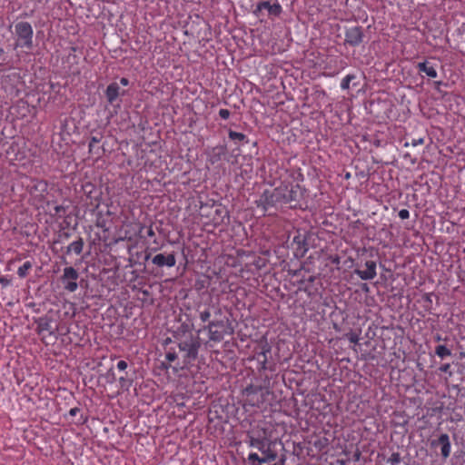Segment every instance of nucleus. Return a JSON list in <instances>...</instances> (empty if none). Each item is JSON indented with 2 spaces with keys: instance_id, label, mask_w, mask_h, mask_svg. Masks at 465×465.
I'll return each mask as SVG.
<instances>
[{
  "instance_id": "nucleus-1",
  "label": "nucleus",
  "mask_w": 465,
  "mask_h": 465,
  "mask_svg": "<svg viewBox=\"0 0 465 465\" xmlns=\"http://www.w3.org/2000/svg\"><path fill=\"white\" fill-rule=\"evenodd\" d=\"M201 343L199 337L191 335L178 343V348L183 353L182 364L179 367H173V371L188 369L193 365V362L197 359Z\"/></svg>"
},
{
  "instance_id": "nucleus-2",
  "label": "nucleus",
  "mask_w": 465,
  "mask_h": 465,
  "mask_svg": "<svg viewBox=\"0 0 465 465\" xmlns=\"http://www.w3.org/2000/svg\"><path fill=\"white\" fill-rule=\"evenodd\" d=\"M247 443L249 447L255 448L262 452L263 456L261 461H273L278 457L277 452L272 449L274 441L268 440L265 436H254L248 433Z\"/></svg>"
},
{
  "instance_id": "nucleus-3",
  "label": "nucleus",
  "mask_w": 465,
  "mask_h": 465,
  "mask_svg": "<svg viewBox=\"0 0 465 465\" xmlns=\"http://www.w3.org/2000/svg\"><path fill=\"white\" fill-rule=\"evenodd\" d=\"M15 34L16 36L15 49L23 47L31 49L33 47L34 30L30 23L24 21L16 23Z\"/></svg>"
},
{
  "instance_id": "nucleus-4",
  "label": "nucleus",
  "mask_w": 465,
  "mask_h": 465,
  "mask_svg": "<svg viewBox=\"0 0 465 465\" xmlns=\"http://www.w3.org/2000/svg\"><path fill=\"white\" fill-rule=\"evenodd\" d=\"M276 191H279V197L282 203L297 202L302 195V189L298 184L291 183H282L278 185Z\"/></svg>"
},
{
  "instance_id": "nucleus-5",
  "label": "nucleus",
  "mask_w": 465,
  "mask_h": 465,
  "mask_svg": "<svg viewBox=\"0 0 465 465\" xmlns=\"http://www.w3.org/2000/svg\"><path fill=\"white\" fill-rule=\"evenodd\" d=\"M269 394V391L262 386L249 385L243 390V395L247 398V401L252 406H260L265 401V395Z\"/></svg>"
},
{
  "instance_id": "nucleus-6",
  "label": "nucleus",
  "mask_w": 465,
  "mask_h": 465,
  "mask_svg": "<svg viewBox=\"0 0 465 465\" xmlns=\"http://www.w3.org/2000/svg\"><path fill=\"white\" fill-rule=\"evenodd\" d=\"M78 272L72 266L64 267L60 277L63 287L69 292H74L78 289Z\"/></svg>"
},
{
  "instance_id": "nucleus-7",
  "label": "nucleus",
  "mask_w": 465,
  "mask_h": 465,
  "mask_svg": "<svg viewBox=\"0 0 465 465\" xmlns=\"http://www.w3.org/2000/svg\"><path fill=\"white\" fill-rule=\"evenodd\" d=\"M279 191L274 188L272 191L265 190L260 196L259 200L256 201V205L265 213L271 207L276 206L278 203H282L279 197Z\"/></svg>"
},
{
  "instance_id": "nucleus-8",
  "label": "nucleus",
  "mask_w": 465,
  "mask_h": 465,
  "mask_svg": "<svg viewBox=\"0 0 465 465\" xmlns=\"http://www.w3.org/2000/svg\"><path fill=\"white\" fill-rule=\"evenodd\" d=\"M208 331L209 340L215 342H220L223 340L226 334V324L223 320L212 321L204 327Z\"/></svg>"
},
{
  "instance_id": "nucleus-9",
  "label": "nucleus",
  "mask_w": 465,
  "mask_h": 465,
  "mask_svg": "<svg viewBox=\"0 0 465 465\" xmlns=\"http://www.w3.org/2000/svg\"><path fill=\"white\" fill-rule=\"evenodd\" d=\"M363 281L373 280L377 276V264L375 261L370 260L364 263V269L356 268L353 272Z\"/></svg>"
},
{
  "instance_id": "nucleus-10",
  "label": "nucleus",
  "mask_w": 465,
  "mask_h": 465,
  "mask_svg": "<svg viewBox=\"0 0 465 465\" xmlns=\"http://www.w3.org/2000/svg\"><path fill=\"white\" fill-rule=\"evenodd\" d=\"M364 34L361 26H352L345 32V43L351 46H358L363 41Z\"/></svg>"
},
{
  "instance_id": "nucleus-11",
  "label": "nucleus",
  "mask_w": 465,
  "mask_h": 465,
  "mask_svg": "<svg viewBox=\"0 0 465 465\" xmlns=\"http://www.w3.org/2000/svg\"><path fill=\"white\" fill-rule=\"evenodd\" d=\"M431 447L440 446L441 456L447 459L451 452V443L447 433H441L437 440L430 442Z\"/></svg>"
},
{
  "instance_id": "nucleus-12",
  "label": "nucleus",
  "mask_w": 465,
  "mask_h": 465,
  "mask_svg": "<svg viewBox=\"0 0 465 465\" xmlns=\"http://www.w3.org/2000/svg\"><path fill=\"white\" fill-rule=\"evenodd\" d=\"M152 262L158 267H173L176 264V259L174 253L165 255L163 253H158L152 259Z\"/></svg>"
},
{
  "instance_id": "nucleus-13",
  "label": "nucleus",
  "mask_w": 465,
  "mask_h": 465,
  "mask_svg": "<svg viewBox=\"0 0 465 465\" xmlns=\"http://www.w3.org/2000/svg\"><path fill=\"white\" fill-rule=\"evenodd\" d=\"M226 153V148L223 145H216L211 148H208L205 152L207 161L211 164H214L217 162L221 161L223 156H224Z\"/></svg>"
},
{
  "instance_id": "nucleus-14",
  "label": "nucleus",
  "mask_w": 465,
  "mask_h": 465,
  "mask_svg": "<svg viewBox=\"0 0 465 465\" xmlns=\"http://www.w3.org/2000/svg\"><path fill=\"white\" fill-rule=\"evenodd\" d=\"M120 95V86L117 83L114 82L111 83L106 90H105V96L107 101L110 104H113Z\"/></svg>"
},
{
  "instance_id": "nucleus-15",
  "label": "nucleus",
  "mask_w": 465,
  "mask_h": 465,
  "mask_svg": "<svg viewBox=\"0 0 465 465\" xmlns=\"http://www.w3.org/2000/svg\"><path fill=\"white\" fill-rule=\"evenodd\" d=\"M417 68L419 72L424 73L430 78H436L438 76L436 68L430 65L427 61L419 63Z\"/></svg>"
},
{
  "instance_id": "nucleus-16",
  "label": "nucleus",
  "mask_w": 465,
  "mask_h": 465,
  "mask_svg": "<svg viewBox=\"0 0 465 465\" xmlns=\"http://www.w3.org/2000/svg\"><path fill=\"white\" fill-rule=\"evenodd\" d=\"M84 244L83 238L79 237L67 246L66 253L69 254L71 252H74L77 255L81 254L84 249Z\"/></svg>"
},
{
  "instance_id": "nucleus-17",
  "label": "nucleus",
  "mask_w": 465,
  "mask_h": 465,
  "mask_svg": "<svg viewBox=\"0 0 465 465\" xmlns=\"http://www.w3.org/2000/svg\"><path fill=\"white\" fill-rule=\"evenodd\" d=\"M259 9H267L270 14H273L275 15H279L282 12V6L280 4L276 3L271 5L270 2L264 1L258 5Z\"/></svg>"
},
{
  "instance_id": "nucleus-18",
  "label": "nucleus",
  "mask_w": 465,
  "mask_h": 465,
  "mask_svg": "<svg viewBox=\"0 0 465 465\" xmlns=\"http://www.w3.org/2000/svg\"><path fill=\"white\" fill-rule=\"evenodd\" d=\"M435 354L441 360L451 355V350L447 346L440 344L435 348Z\"/></svg>"
},
{
  "instance_id": "nucleus-19",
  "label": "nucleus",
  "mask_w": 465,
  "mask_h": 465,
  "mask_svg": "<svg viewBox=\"0 0 465 465\" xmlns=\"http://www.w3.org/2000/svg\"><path fill=\"white\" fill-rule=\"evenodd\" d=\"M39 331H47L50 334L53 333L51 327V321L47 318H40L38 322Z\"/></svg>"
},
{
  "instance_id": "nucleus-20",
  "label": "nucleus",
  "mask_w": 465,
  "mask_h": 465,
  "mask_svg": "<svg viewBox=\"0 0 465 465\" xmlns=\"http://www.w3.org/2000/svg\"><path fill=\"white\" fill-rule=\"evenodd\" d=\"M164 358H165V360L167 361L168 363L165 364L164 362H163L162 364H163V368L167 370V369L170 368V364L172 362H173L175 360H177L178 355L175 352V351H171L170 350V351H166V353L164 355Z\"/></svg>"
},
{
  "instance_id": "nucleus-21",
  "label": "nucleus",
  "mask_w": 465,
  "mask_h": 465,
  "mask_svg": "<svg viewBox=\"0 0 465 465\" xmlns=\"http://www.w3.org/2000/svg\"><path fill=\"white\" fill-rule=\"evenodd\" d=\"M33 264L30 261H26L21 265L17 270V274L20 278H25L28 274L29 270L32 268Z\"/></svg>"
},
{
  "instance_id": "nucleus-22",
  "label": "nucleus",
  "mask_w": 465,
  "mask_h": 465,
  "mask_svg": "<svg viewBox=\"0 0 465 465\" xmlns=\"http://www.w3.org/2000/svg\"><path fill=\"white\" fill-rule=\"evenodd\" d=\"M229 138L237 143H242L246 140V135L242 133L230 130L228 133Z\"/></svg>"
},
{
  "instance_id": "nucleus-23",
  "label": "nucleus",
  "mask_w": 465,
  "mask_h": 465,
  "mask_svg": "<svg viewBox=\"0 0 465 465\" xmlns=\"http://www.w3.org/2000/svg\"><path fill=\"white\" fill-rule=\"evenodd\" d=\"M247 459H248V461L252 465H261V464L269 462V461H261L262 460V457H260L256 452L249 453Z\"/></svg>"
},
{
  "instance_id": "nucleus-24",
  "label": "nucleus",
  "mask_w": 465,
  "mask_h": 465,
  "mask_svg": "<svg viewBox=\"0 0 465 465\" xmlns=\"http://www.w3.org/2000/svg\"><path fill=\"white\" fill-rule=\"evenodd\" d=\"M270 352H271V346L268 343H265L262 346V351L257 353L256 358L258 361H260V359H263V361H265V360L268 361V354Z\"/></svg>"
},
{
  "instance_id": "nucleus-25",
  "label": "nucleus",
  "mask_w": 465,
  "mask_h": 465,
  "mask_svg": "<svg viewBox=\"0 0 465 465\" xmlns=\"http://www.w3.org/2000/svg\"><path fill=\"white\" fill-rule=\"evenodd\" d=\"M355 78L356 76L354 74H347L341 82V88L342 90H348L350 88L351 82Z\"/></svg>"
},
{
  "instance_id": "nucleus-26",
  "label": "nucleus",
  "mask_w": 465,
  "mask_h": 465,
  "mask_svg": "<svg viewBox=\"0 0 465 465\" xmlns=\"http://www.w3.org/2000/svg\"><path fill=\"white\" fill-rule=\"evenodd\" d=\"M401 462V456L399 453H392L388 459V463L391 465H398Z\"/></svg>"
},
{
  "instance_id": "nucleus-27",
  "label": "nucleus",
  "mask_w": 465,
  "mask_h": 465,
  "mask_svg": "<svg viewBox=\"0 0 465 465\" xmlns=\"http://www.w3.org/2000/svg\"><path fill=\"white\" fill-rule=\"evenodd\" d=\"M424 143V138H418V139H412L411 143L406 142L404 143V146L407 147L410 144L413 147H416L418 145H421Z\"/></svg>"
},
{
  "instance_id": "nucleus-28",
  "label": "nucleus",
  "mask_w": 465,
  "mask_h": 465,
  "mask_svg": "<svg viewBox=\"0 0 465 465\" xmlns=\"http://www.w3.org/2000/svg\"><path fill=\"white\" fill-rule=\"evenodd\" d=\"M199 317L203 322H206L211 317V312L209 310H204L200 312Z\"/></svg>"
},
{
  "instance_id": "nucleus-29",
  "label": "nucleus",
  "mask_w": 465,
  "mask_h": 465,
  "mask_svg": "<svg viewBox=\"0 0 465 465\" xmlns=\"http://www.w3.org/2000/svg\"><path fill=\"white\" fill-rule=\"evenodd\" d=\"M347 338L349 340L350 342L351 343H358L359 342V336L356 334V333H353V332H351L347 335Z\"/></svg>"
},
{
  "instance_id": "nucleus-30",
  "label": "nucleus",
  "mask_w": 465,
  "mask_h": 465,
  "mask_svg": "<svg viewBox=\"0 0 465 465\" xmlns=\"http://www.w3.org/2000/svg\"><path fill=\"white\" fill-rule=\"evenodd\" d=\"M398 215L401 220H406L410 217V212L407 209H401L399 211Z\"/></svg>"
},
{
  "instance_id": "nucleus-31",
  "label": "nucleus",
  "mask_w": 465,
  "mask_h": 465,
  "mask_svg": "<svg viewBox=\"0 0 465 465\" xmlns=\"http://www.w3.org/2000/svg\"><path fill=\"white\" fill-rule=\"evenodd\" d=\"M219 115L222 119L227 120L230 117L231 113L227 109H220Z\"/></svg>"
},
{
  "instance_id": "nucleus-32",
  "label": "nucleus",
  "mask_w": 465,
  "mask_h": 465,
  "mask_svg": "<svg viewBox=\"0 0 465 465\" xmlns=\"http://www.w3.org/2000/svg\"><path fill=\"white\" fill-rule=\"evenodd\" d=\"M116 367L120 371H124L127 369L128 363L125 361L121 360L117 362Z\"/></svg>"
},
{
  "instance_id": "nucleus-33",
  "label": "nucleus",
  "mask_w": 465,
  "mask_h": 465,
  "mask_svg": "<svg viewBox=\"0 0 465 465\" xmlns=\"http://www.w3.org/2000/svg\"><path fill=\"white\" fill-rule=\"evenodd\" d=\"M0 284L5 288L11 284V280L7 276H1Z\"/></svg>"
},
{
  "instance_id": "nucleus-34",
  "label": "nucleus",
  "mask_w": 465,
  "mask_h": 465,
  "mask_svg": "<svg viewBox=\"0 0 465 465\" xmlns=\"http://www.w3.org/2000/svg\"><path fill=\"white\" fill-rule=\"evenodd\" d=\"M432 293H425L423 296H422V300L428 303L429 305H431L432 303Z\"/></svg>"
},
{
  "instance_id": "nucleus-35",
  "label": "nucleus",
  "mask_w": 465,
  "mask_h": 465,
  "mask_svg": "<svg viewBox=\"0 0 465 465\" xmlns=\"http://www.w3.org/2000/svg\"><path fill=\"white\" fill-rule=\"evenodd\" d=\"M259 361V367H258V369H259L260 371H265V370H267V361H268L267 360L263 361V359H260V361Z\"/></svg>"
},
{
  "instance_id": "nucleus-36",
  "label": "nucleus",
  "mask_w": 465,
  "mask_h": 465,
  "mask_svg": "<svg viewBox=\"0 0 465 465\" xmlns=\"http://www.w3.org/2000/svg\"><path fill=\"white\" fill-rule=\"evenodd\" d=\"M6 60L5 50L0 47V65H4Z\"/></svg>"
},
{
  "instance_id": "nucleus-37",
  "label": "nucleus",
  "mask_w": 465,
  "mask_h": 465,
  "mask_svg": "<svg viewBox=\"0 0 465 465\" xmlns=\"http://www.w3.org/2000/svg\"><path fill=\"white\" fill-rule=\"evenodd\" d=\"M100 143V139L95 137V136H93L91 139H90V143H89V151H92L93 149V146L95 144V143Z\"/></svg>"
},
{
  "instance_id": "nucleus-38",
  "label": "nucleus",
  "mask_w": 465,
  "mask_h": 465,
  "mask_svg": "<svg viewBox=\"0 0 465 465\" xmlns=\"http://www.w3.org/2000/svg\"><path fill=\"white\" fill-rule=\"evenodd\" d=\"M440 371L441 372H450V363H444L439 368Z\"/></svg>"
},
{
  "instance_id": "nucleus-39",
  "label": "nucleus",
  "mask_w": 465,
  "mask_h": 465,
  "mask_svg": "<svg viewBox=\"0 0 465 465\" xmlns=\"http://www.w3.org/2000/svg\"><path fill=\"white\" fill-rule=\"evenodd\" d=\"M107 376L109 378V382H114L115 381V375L114 372L113 371V369L109 370Z\"/></svg>"
},
{
  "instance_id": "nucleus-40",
  "label": "nucleus",
  "mask_w": 465,
  "mask_h": 465,
  "mask_svg": "<svg viewBox=\"0 0 465 465\" xmlns=\"http://www.w3.org/2000/svg\"><path fill=\"white\" fill-rule=\"evenodd\" d=\"M118 381L121 384V386L129 385L128 380L125 377H124V376L120 377Z\"/></svg>"
},
{
  "instance_id": "nucleus-41",
  "label": "nucleus",
  "mask_w": 465,
  "mask_h": 465,
  "mask_svg": "<svg viewBox=\"0 0 465 465\" xmlns=\"http://www.w3.org/2000/svg\"><path fill=\"white\" fill-rule=\"evenodd\" d=\"M119 240H132V235L128 232H124V236L120 237Z\"/></svg>"
},
{
  "instance_id": "nucleus-42",
  "label": "nucleus",
  "mask_w": 465,
  "mask_h": 465,
  "mask_svg": "<svg viewBox=\"0 0 465 465\" xmlns=\"http://www.w3.org/2000/svg\"><path fill=\"white\" fill-rule=\"evenodd\" d=\"M80 411L79 408H72L70 411H69V414L70 416H75L78 412Z\"/></svg>"
},
{
  "instance_id": "nucleus-43",
  "label": "nucleus",
  "mask_w": 465,
  "mask_h": 465,
  "mask_svg": "<svg viewBox=\"0 0 465 465\" xmlns=\"http://www.w3.org/2000/svg\"><path fill=\"white\" fill-rule=\"evenodd\" d=\"M120 84L124 86H127L129 84V80L125 77L121 78Z\"/></svg>"
},
{
  "instance_id": "nucleus-44",
  "label": "nucleus",
  "mask_w": 465,
  "mask_h": 465,
  "mask_svg": "<svg viewBox=\"0 0 465 465\" xmlns=\"http://www.w3.org/2000/svg\"><path fill=\"white\" fill-rule=\"evenodd\" d=\"M54 210H55L56 213H60L61 212H64V208L62 205H56Z\"/></svg>"
},
{
  "instance_id": "nucleus-45",
  "label": "nucleus",
  "mask_w": 465,
  "mask_h": 465,
  "mask_svg": "<svg viewBox=\"0 0 465 465\" xmlns=\"http://www.w3.org/2000/svg\"><path fill=\"white\" fill-rule=\"evenodd\" d=\"M147 234L149 237H153L154 235L153 230L150 228L147 232Z\"/></svg>"
},
{
  "instance_id": "nucleus-46",
  "label": "nucleus",
  "mask_w": 465,
  "mask_h": 465,
  "mask_svg": "<svg viewBox=\"0 0 465 465\" xmlns=\"http://www.w3.org/2000/svg\"><path fill=\"white\" fill-rule=\"evenodd\" d=\"M434 340H435L436 341H441V340H443V339H442L441 335L437 334V335H435V336H434Z\"/></svg>"
},
{
  "instance_id": "nucleus-47",
  "label": "nucleus",
  "mask_w": 465,
  "mask_h": 465,
  "mask_svg": "<svg viewBox=\"0 0 465 465\" xmlns=\"http://www.w3.org/2000/svg\"><path fill=\"white\" fill-rule=\"evenodd\" d=\"M362 289H363V290H366V291H368V286H367V283H364V284H363V288H362Z\"/></svg>"
},
{
  "instance_id": "nucleus-48",
  "label": "nucleus",
  "mask_w": 465,
  "mask_h": 465,
  "mask_svg": "<svg viewBox=\"0 0 465 465\" xmlns=\"http://www.w3.org/2000/svg\"><path fill=\"white\" fill-rule=\"evenodd\" d=\"M41 185H43L45 188L46 187V183H40Z\"/></svg>"
},
{
  "instance_id": "nucleus-49",
  "label": "nucleus",
  "mask_w": 465,
  "mask_h": 465,
  "mask_svg": "<svg viewBox=\"0 0 465 465\" xmlns=\"http://www.w3.org/2000/svg\"><path fill=\"white\" fill-rule=\"evenodd\" d=\"M75 50H76L75 47H72L73 52H75Z\"/></svg>"
},
{
  "instance_id": "nucleus-50",
  "label": "nucleus",
  "mask_w": 465,
  "mask_h": 465,
  "mask_svg": "<svg viewBox=\"0 0 465 465\" xmlns=\"http://www.w3.org/2000/svg\"><path fill=\"white\" fill-rule=\"evenodd\" d=\"M350 176H351V174H350V173H347V174H346V178H349Z\"/></svg>"
}]
</instances>
